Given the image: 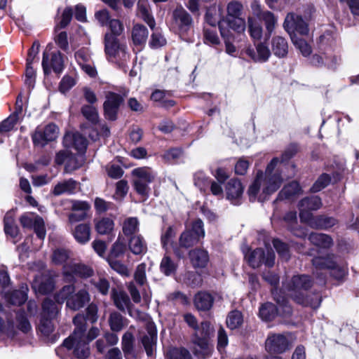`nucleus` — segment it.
<instances>
[{
  "label": "nucleus",
  "mask_w": 359,
  "mask_h": 359,
  "mask_svg": "<svg viewBox=\"0 0 359 359\" xmlns=\"http://www.w3.org/2000/svg\"><path fill=\"white\" fill-rule=\"evenodd\" d=\"M297 152L294 147L287 148L282 154L281 161L278 158H273L267 165L265 174L259 171L253 182L250 186L248 194L250 200L253 201L257 199L264 201L268 196L276 191L283 182L278 170H275L278 163H284L290 159Z\"/></svg>",
  "instance_id": "nucleus-1"
},
{
  "label": "nucleus",
  "mask_w": 359,
  "mask_h": 359,
  "mask_svg": "<svg viewBox=\"0 0 359 359\" xmlns=\"http://www.w3.org/2000/svg\"><path fill=\"white\" fill-rule=\"evenodd\" d=\"M75 329L71 336L67 338L62 346L67 349L73 350L74 355L79 358L83 359L90 355L88 343L95 339L100 334V330L97 327H91L88 333H86L87 325L83 315H76L73 320Z\"/></svg>",
  "instance_id": "nucleus-2"
},
{
  "label": "nucleus",
  "mask_w": 359,
  "mask_h": 359,
  "mask_svg": "<svg viewBox=\"0 0 359 359\" xmlns=\"http://www.w3.org/2000/svg\"><path fill=\"white\" fill-rule=\"evenodd\" d=\"M312 285V281L309 276H294L292 279L283 284V288L287 294L297 303L313 309L319 307L321 297L319 294H313L311 298H305L304 294Z\"/></svg>",
  "instance_id": "nucleus-3"
},
{
  "label": "nucleus",
  "mask_w": 359,
  "mask_h": 359,
  "mask_svg": "<svg viewBox=\"0 0 359 359\" xmlns=\"http://www.w3.org/2000/svg\"><path fill=\"white\" fill-rule=\"evenodd\" d=\"M184 320L194 330L191 337L194 354L198 357H204L210 352L209 339L213 332L210 323L207 321L203 322L199 327L196 318L191 313L184 314Z\"/></svg>",
  "instance_id": "nucleus-4"
},
{
  "label": "nucleus",
  "mask_w": 359,
  "mask_h": 359,
  "mask_svg": "<svg viewBox=\"0 0 359 359\" xmlns=\"http://www.w3.org/2000/svg\"><path fill=\"white\" fill-rule=\"evenodd\" d=\"M51 262L55 265H62V273L67 281H72L75 276L87 278L93 275V270L82 264L70 259V252L64 248H57L51 255Z\"/></svg>",
  "instance_id": "nucleus-5"
},
{
  "label": "nucleus",
  "mask_w": 359,
  "mask_h": 359,
  "mask_svg": "<svg viewBox=\"0 0 359 359\" xmlns=\"http://www.w3.org/2000/svg\"><path fill=\"white\" fill-rule=\"evenodd\" d=\"M55 299L58 303L66 301L67 306L74 311L83 307L90 301V295L86 289L75 292L73 285H66L56 294Z\"/></svg>",
  "instance_id": "nucleus-6"
},
{
  "label": "nucleus",
  "mask_w": 359,
  "mask_h": 359,
  "mask_svg": "<svg viewBox=\"0 0 359 359\" xmlns=\"http://www.w3.org/2000/svg\"><path fill=\"white\" fill-rule=\"evenodd\" d=\"M105 53L109 61L123 65L129 57L126 45L119 43L111 34L105 35Z\"/></svg>",
  "instance_id": "nucleus-7"
},
{
  "label": "nucleus",
  "mask_w": 359,
  "mask_h": 359,
  "mask_svg": "<svg viewBox=\"0 0 359 359\" xmlns=\"http://www.w3.org/2000/svg\"><path fill=\"white\" fill-rule=\"evenodd\" d=\"M205 236L203 223L201 219L194 220L186 230L182 233L179 238V246L189 248L196 245Z\"/></svg>",
  "instance_id": "nucleus-8"
},
{
  "label": "nucleus",
  "mask_w": 359,
  "mask_h": 359,
  "mask_svg": "<svg viewBox=\"0 0 359 359\" xmlns=\"http://www.w3.org/2000/svg\"><path fill=\"white\" fill-rule=\"evenodd\" d=\"M132 175L134 177L133 186L135 191L140 195L147 197L150 190L149 184L154 180L156 173L148 167H142L134 169Z\"/></svg>",
  "instance_id": "nucleus-9"
},
{
  "label": "nucleus",
  "mask_w": 359,
  "mask_h": 359,
  "mask_svg": "<svg viewBox=\"0 0 359 359\" xmlns=\"http://www.w3.org/2000/svg\"><path fill=\"white\" fill-rule=\"evenodd\" d=\"M42 317L39 329L45 336H48L54 330L51 319L54 318L57 313V306L52 300L46 299L42 305Z\"/></svg>",
  "instance_id": "nucleus-10"
},
{
  "label": "nucleus",
  "mask_w": 359,
  "mask_h": 359,
  "mask_svg": "<svg viewBox=\"0 0 359 359\" xmlns=\"http://www.w3.org/2000/svg\"><path fill=\"white\" fill-rule=\"evenodd\" d=\"M312 262L316 269H330L331 275L338 280L342 278L346 273V268L343 266L338 265L334 260L333 255H327L326 257H315L312 259Z\"/></svg>",
  "instance_id": "nucleus-11"
},
{
  "label": "nucleus",
  "mask_w": 359,
  "mask_h": 359,
  "mask_svg": "<svg viewBox=\"0 0 359 359\" xmlns=\"http://www.w3.org/2000/svg\"><path fill=\"white\" fill-rule=\"evenodd\" d=\"M283 27L290 34L291 39L292 36H297V34L301 35H306L309 34L307 23L300 15L294 13H290L286 15Z\"/></svg>",
  "instance_id": "nucleus-12"
},
{
  "label": "nucleus",
  "mask_w": 359,
  "mask_h": 359,
  "mask_svg": "<svg viewBox=\"0 0 359 359\" xmlns=\"http://www.w3.org/2000/svg\"><path fill=\"white\" fill-rule=\"evenodd\" d=\"M192 26V18L182 6H177L172 12V27L181 36L185 34Z\"/></svg>",
  "instance_id": "nucleus-13"
},
{
  "label": "nucleus",
  "mask_w": 359,
  "mask_h": 359,
  "mask_svg": "<svg viewBox=\"0 0 359 359\" xmlns=\"http://www.w3.org/2000/svg\"><path fill=\"white\" fill-rule=\"evenodd\" d=\"M245 257L252 268H257L262 264L270 267L273 265L275 261L274 252L268 248L266 252L261 248H257L245 254Z\"/></svg>",
  "instance_id": "nucleus-14"
},
{
  "label": "nucleus",
  "mask_w": 359,
  "mask_h": 359,
  "mask_svg": "<svg viewBox=\"0 0 359 359\" xmlns=\"http://www.w3.org/2000/svg\"><path fill=\"white\" fill-rule=\"evenodd\" d=\"M245 20L241 17L226 18L225 19L219 20V22L222 36L224 39H228L233 38L231 29L238 33H241L245 31Z\"/></svg>",
  "instance_id": "nucleus-15"
},
{
  "label": "nucleus",
  "mask_w": 359,
  "mask_h": 359,
  "mask_svg": "<svg viewBox=\"0 0 359 359\" xmlns=\"http://www.w3.org/2000/svg\"><path fill=\"white\" fill-rule=\"evenodd\" d=\"M321 206L322 201L318 196H314L303 198L299 203L301 221L308 224L315 217L311 211L317 210Z\"/></svg>",
  "instance_id": "nucleus-16"
},
{
  "label": "nucleus",
  "mask_w": 359,
  "mask_h": 359,
  "mask_svg": "<svg viewBox=\"0 0 359 359\" xmlns=\"http://www.w3.org/2000/svg\"><path fill=\"white\" fill-rule=\"evenodd\" d=\"M20 222L24 228L34 229L37 237L41 241L45 238L46 233L42 217L33 212H27L20 217Z\"/></svg>",
  "instance_id": "nucleus-17"
},
{
  "label": "nucleus",
  "mask_w": 359,
  "mask_h": 359,
  "mask_svg": "<svg viewBox=\"0 0 359 359\" xmlns=\"http://www.w3.org/2000/svg\"><path fill=\"white\" fill-rule=\"evenodd\" d=\"M58 135V127L54 123H50L43 129L37 128L32 135V140L35 145L44 147L48 142L55 140Z\"/></svg>",
  "instance_id": "nucleus-18"
},
{
  "label": "nucleus",
  "mask_w": 359,
  "mask_h": 359,
  "mask_svg": "<svg viewBox=\"0 0 359 359\" xmlns=\"http://www.w3.org/2000/svg\"><path fill=\"white\" fill-rule=\"evenodd\" d=\"M288 339L282 334H270L265 341V349L270 353H283L289 349Z\"/></svg>",
  "instance_id": "nucleus-19"
},
{
  "label": "nucleus",
  "mask_w": 359,
  "mask_h": 359,
  "mask_svg": "<svg viewBox=\"0 0 359 359\" xmlns=\"http://www.w3.org/2000/svg\"><path fill=\"white\" fill-rule=\"evenodd\" d=\"M122 102L123 98L119 94L109 92L106 95V100L103 106L105 117L111 121L115 120Z\"/></svg>",
  "instance_id": "nucleus-20"
},
{
  "label": "nucleus",
  "mask_w": 359,
  "mask_h": 359,
  "mask_svg": "<svg viewBox=\"0 0 359 359\" xmlns=\"http://www.w3.org/2000/svg\"><path fill=\"white\" fill-rule=\"evenodd\" d=\"M42 66L45 74L50 72V69L56 73H60L64 68L62 53L60 51L53 52L49 59L46 52L43 53Z\"/></svg>",
  "instance_id": "nucleus-21"
},
{
  "label": "nucleus",
  "mask_w": 359,
  "mask_h": 359,
  "mask_svg": "<svg viewBox=\"0 0 359 359\" xmlns=\"http://www.w3.org/2000/svg\"><path fill=\"white\" fill-rule=\"evenodd\" d=\"M32 287L36 294H45L53 290L54 281L49 273H41L35 276Z\"/></svg>",
  "instance_id": "nucleus-22"
},
{
  "label": "nucleus",
  "mask_w": 359,
  "mask_h": 359,
  "mask_svg": "<svg viewBox=\"0 0 359 359\" xmlns=\"http://www.w3.org/2000/svg\"><path fill=\"white\" fill-rule=\"evenodd\" d=\"M63 144L66 148H74L82 154L86 149V139L78 133H67L63 138Z\"/></svg>",
  "instance_id": "nucleus-23"
},
{
  "label": "nucleus",
  "mask_w": 359,
  "mask_h": 359,
  "mask_svg": "<svg viewBox=\"0 0 359 359\" xmlns=\"http://www.w3.org/2000/svg\"><path fill=\"white\" fill-rule=\"evenodd\" d=\"M245 52L247 55L256 62H264L269 60L271 55L268 46L262 42L256 46V50L251 47H248L245 49Z\"/></svg>",
  "instance_id": "nucleus-24"
},
{
  "label": "nucleus",
  "mask_w": 359,
  "mask_h": 359,
  "mask_svg": "<svg viewBox=\"0 0 359 359\" xmlns=\"http://www.w3.org/2000/svg\"><path fill=\"white\" fill-rule=\"evenodd\" d=\"M189 257L192 266L196 268H205L209 262V255L206 250L200 248L191 250Z\"/></svg>",
  "instance_id": "nucleus-25"
},
{
  "label": "nucleus",
  "mask_w": 359,
  "mask_h": 359,
  "mask_svg": "<svg viewBox=\"0 0 359 359\" xmlns=\"http://www.w3.org/2000/svg\"><path fill=\"white\" fill-rule=\"evenodd\" d=\"M77 182L73 179H69L58 182L53 188L52 193L55 196L62 194H72L77 188Z\"/></svg>",
  "instance_id": "nucleus-26"
},
{
  "label": "nucleus",
  "mask_w": 359,
  "mask_h": 359,
  "mask_svg": "<svg viewBox=\"0 0 359 359\" xmlns=\"http://www.w3.org/2000/svg\"><path fill=\"white\" fill-rule=\"evenodd\" d=\"M243 193V187L241 181L232 179L226 186L227 198L236 203L235 201L239 199Z\"/></svg>",
  "instance_id": "nucleus-27"
},
{
  "label": "nucleus",
  "mask_w": 359,
  "mask_h": 359,
  "mask_svg": "<svg viewBox=\"0 0 359 359\" xmlns=\"http://www.w3.org/2000/svg\"><path fill=\"white\" fill-rule=\"evenodd\" d=\"M271 49L278 57H284L288 53V44L286 39L282 36H274L271 40Z\"/></svg>",
  "instance_id": "nucleus-28"
},
{
  "label": "nucleus",
  "mask_w": 359,
  "mask_h": 359,
  "mask_svg": "<svg viewBox=\"0 0 359 359\" xmlns=\"http://www.w3.org/2000/svg\"><path fill=\"white\" fill-rule=\"evenodd\" d=\"M213 297L206 292H199L194 297V304L201 311L209 310L213 304Z\"/></svg>",
  "instance_id": "nucleus-29"
},
{
  "label": "nucleus",
  "mask_w": 359,
  "mask_h": 359,
  "mask_svg": "<svg viewBox=\"0 0 359 359\" xmlns=\"http://www.w3.org/2000/svg\"><path fill=\"white\" fill-rule=\"evenodd\" d=\"M111 298L115 306L121 311H124L129 308L130 304V299L128 294L121 290L112 289Z\"/></svg>",
  "instance_id": "nucleus-30"
},
{
  "label": "nucleus",
  "mask_w": 359,
  "mask_h": 359,
  "mask_svg": "<svg viewBox=\"0 0 359 359\" xmlns=\"http://www.w3.org/2000/svg\"><path fill=\"white\" fill-rule=\"evenodd\" d=\"M149 32L147 28L142 25H134L132 30V39L136 46L144 45L148 38Z\"/></svg>",
  "instance_id": "nucleus-31"
},
{
  "label": "nucleus",
  "mask_w": 359,
  "mask_h": 359,
  "mask_svg": "<svg viewBox=\"0 0 359 359\" xmlns=\"http://www.w3.org/2000/svg\"><path fill=\"white\" fill-rule=\"evenodd\" d=\"M128 246L130 251L135 255H141L147 252V244L140 235L130 237Z\"/></svg>",
  "instance_id": "nucleus-32"
},
{
  "label": "nucleus",
  "mask_w": 359,
  "mask_h": 359,
  "mask_svg": "<svg viewBox=\"0 0 359 359\" xmlns=\"http://www.w3.org/2000/svg\"><path fill=\"white\" fill-rule=\"evenodd\" d=\"M309 241L316 247L327 249L332 245V239L330 236L323 233H313L310 234Z\"/></svg>",
  "instance_id": "nucleus-33"
},
{
  "label": "nucleus",
  "mask_w": 359,
  "mask_h": 359,
  "mask_svg": "<svg viewBox=\"0 0 359 359\" xmlns=\"http://www.w3.org/2000/svg\"><path fill=\"white\" fill-rule=\"evenodd\" d=\"M73 235L77 242L85 244L90 241V228L86 224H80L75 227Z\"/></svg>",
  "instance_id": "nucleus-34"
},
{
  "label": "nucleus",
  "mask_w": 359,
  "mask_h": 359,
  "mask_svg": "<svg viewBox=\"0 0 359 359\" xmlns=\"http://www.w3.org/2000/svg\"><path fill=\"white\" fill-rule=\"evenodd\" d=\"M95 230L102 235H110L114 229V222L109 217H103L95 223Z\"/></svg>",
  "instance_id": "nucleus-35"
},
{
  "label": "nucleus",
  "mask_w": 359,
  "mask_h": 359,
  "mask_svg": "<svg viewBox=\"0 0 359 359\" xmlns=\"http://www.w3.org/2000/svg\"><path fill=\"white\" fill-rule=\"evenodd\" d=\"M139 221L137 217L126 218L122 225V231L123 234L127 237L136 236L139 231Z\"/></svg>",
  "instance_id": "nucleus-36"
},
{
  "label": "nucleus",
  "mask_w": 359,
  "mask_h": 359,
  "mask_svg": "<svg viewBox=\"0 0 359 359\" xmlns=\"http://www.w3.org/2000/svg\"><path fill=\"white\" fill-rule=\"evenodd\" d=\"M337 224V219L334 217L317 216L311 220L308 225L316 229H329Z\"/></svg>",
  "instance_id": "nucleus-37"
},
{
  "label": "nucleus",
  "mask_w": 359,
  "mask_h": 359,
  "mask_svg": "<svg viewBox=\"0 0 359 359\" xmlns=\"http://www.w3.org/2000/svg\"><path fill=\"white\" fill-rule=\"evenodd\" d=\"M84 158L82 154H73L69 151L68 158L65 165V171L70 172L80 168L83 163Z\"/></svg>",
  "instance_id": "nucleus-38"
},
{
  "label": "nucleus",
  "mask_w": 359,
  "mask_h": 359,
  "mask_svg": "<svg viewBox=\"0 0 359 359\" xmlns=\"http://www.w3.org/2000/svg\"><path fill=\"white\" fill-rule=\"evenodd\" d=\"M278 309L272 303H265L259 309V316L264 320H271L278 313Z\"/></svg>",
  "instance_id": "nucleus-39"
},
{
  "label": "nucleus",
  "mask_w": 359,
  "mask_h": 359,
  "mask_svg": "<svg viewBox=\"0 0 359 359\" xmlns=\"http://www.w3.org/2000/svg\"><path fill=\"white\" fill-rule=\"evenodd\" d=\"M284 220L288 224L289 228L294 235L297 237L306 236V232L305 229L302 228L296 229L293 227V224H297V212L295 211H290L287 212L284 217Z\"/></svg>",
  "instance_id": "nucleus-40"
},
{
  "label": "nucleus",
  "mask_w": 359,
  "mask_h": 359,
  "mask_svg": "<svg viewBox=\"0 0 359 359\" xmlns=\"http://www.w3.org/2000/svg\"><path fill=\"white\" fill-rule=\"evenodd\" d=\"M14 212L11 211L6 214L4 217V231L8 235L15 238L18 235V227L15 224Z\"/></svg>",
  "instance_id": "nucleus-41"
},
{
  "label": "nucleus",
  "mask_w": 359,
  "mask_h": 359,
  "mask_svg": "<svg viewBox=\"0 0 359 359\" xmlns=\"http://www.w3.org/2000/svg\"><path fill=\"white\" fill-rule=\"evenodd\" d=\"M301 188L297 182H292L283 187L279 193L278 196L280 198H291L301 193Z\"/></svg>",
  "instance_id": "nucleus-42"
},
{
  "label": "nucleus",
  "mask_w": 359,
  "mask_h": 359,
  "mask_svg": "<svg viewBox=\"0 0 359 359\" xmlns=\"http://www.w3.org/2000/svg\"><path fill=\"white\" fill-rule=\"evenodd\" d=\"M109 323L111 330L114 332L121 331L127 325L126 320L117 312H114L110 314Z\"/></svg>",
  "instance_id": "nucleus-43"
},
{
  "label": "nucleus",
  "mask_w": 359,
  "mask_h": 359,
  "mask_svg": "<svg viewBox=\"0 0 359 359\" xmlns=\"http://www.w3.org/2000/svg\"><path fill=\"white\" fill-rule=\"evenodd\" d=\"M27 287H22L21 290H15L8 297L9 302L13 305H21L25 303L27 299Z\"/></svg>",
  "instance_id": "nucleus-44"
},
{
  "label": "nucleus",
  "mask_w": 359,
  "mask_h": 359,
  "mask_svg": "<svg viewBox=\"0 0 359 359\" xmlns=\"http://www.w3.org/2000/svg\"><path fill=\"white\" fill-rule=\"evenodd\" d=\"M156 341V333L154 330H150L149 335H146L142 338V344L149 356L154 354Z\"/></svg>",
  "instance_id": "nucleus-45"
},
{
  "label": "nucleus",
  "mask_w": 359,
  "mask_h": 359,
  "mask_svg": "<svg viewBox=\"0 0 359 359\" xmlns=\"http://www.w3.org/2000/svg\"><path fill=\"white\" fill-rule=\"evenodd\" d=\"M248 31L254 40H259L262 36V27L252 17L248 18Z\"/></svg>",
  "instance_id": "nucleus-46"
},
{
  "label": "nucleus",
  "mask_w": 359,
  "mask_h": 359,
  "mask_svg": "<svg viewBox=\"0 0 359 359\" xmlns=\"http://www.w3.org/2000/svg\"><path fill=\"white\" fill-rule=\"evenodd\" d=\"M82 115L89 122L96 124L99 121V115L97 109L92 105H83L81 109Z\"/></svg>",
  "instance_id": "nucleus-47"
},
{
  "label": "nucleus",
  "mask_w": 359,
  "mask_h": 359,
  "mask_svg": "<svg viewBox=\"0 0 359 359\" xmlns=\"http://www.w3.org/2000/svg\"><path fill=\"white\" fill-rule=\"evenodd\" d=\"M138 7V15L149 25L151 28H154L155 25V21L153 17L151 15L149 10L147 6L140 1L137 4Z\"/></svg>",
  "instance_id": "nucleus-48"
},
{
  "label": "nucleus",
  "mask_w": 359,
  "mask_h": 359,
  "mask_svg": "<svg viewBox=\"0 0 359 359\" xmlns=\"http://www.w3.org/2000/svg\"><path fill=\"white\" fill-rule=\"evenodd\" d=\"M168 359H192L189 351L185 348H172L167 353Z\"/></svg>",
  "instance_id": "nucleus-49"
},
{
  "label": "nucleus",
  "mask_w": 359,
  "mask_h": 359,
  "mask_svg": "<svg viewBox=\"0 0 359 359\" xmlns=\"http://www.w3.org/2000/svg\"><path fill=\"white\" fill-rule=\"evenodd\" d=\"M160 269L165 275L170 276L175 272L177 264L170 257L165 256L161 260Z\"/></svg>",
  "instance_id": "nucleus-50"
},
{
  "label": "nucleus",
  "mask_w": 359,
  "mask_h": 359,
  "mask_svg": "<svg viewBox=\"0 0 359 359\" xmlns=\"http://www.w3.org/2000/svg\"><path fill=\"white\" fill-rule=\"evenodd\" d=\"M243 316L238 311H231L227 316L226 325L231 330L238 328L243 323Z\"/></svg>",
  "instance_id": "nucleus-51"
},
{
  "label": "nucleus",
  "mask_w": 359,
  "mask_h": 359,
  "mask_svg": "<svg viewBox=\"0 0 359 359\" xmlns=\"http://www.w3.org/2000/svg\"><path fill=\"white\" fill-rule=\"evenodd\" d=\"M259 19L264 22L266 29L270 35L273 31L277 23V18L275 17L273 13L269 11H264L262 15Z\"/></svg>",
  "instance_id": "nucleus-52"
},
{
  "label": "nucleus",
  "mask_w": 359,
  "mask_h": 359,
  "mask_svg": "<svg viewBox=\"0 0 359 359\" xmlns=\"http://www.w3.org/2000/svg\"><path fill=\"white\" fill-rule=\"evenodd\" d=\"M107 262L111 268L123 276L128 277L130 274L127 266L116 259L107 258Z\"/></svg>",
  "instance_id": "nucleus-53"
},
{
  "label": "nucleus",
  "mask_w": 359,
  "mask_h": 359,
  "mask_svg": "<svg viewBox=\"0 0 359 359\" xmlns=\"http://www.w3.org/2000/svg\"><path fill=\"white\" fill-rule=\"evenodd\" d=\"M125 250L126 245L124 242L121 240L119 236L117 241L113 244L107 258L117 259L124 254Z\"/></svg>",
  "instance_id": "nucleus-54"
},
{
  "label": "nucleus",
  "mask_w": 359,
  "mask_h": 359,
  "mask_svg": "<svg viewBox=\"0 0 359 359\" xmlns=\"http://www.w3.org/2000/svg\"><path fill=\"white\" fill-rule=\"evenodd\" d=\"M291 40L294 46L299 50L302 55L306 57L311 54V48L306 41L298 36H292Z\"/></svg>",
  "instance_id": "nucleus-55"
},
{
  "label": "nucleus",
  "mask_w": 359,
  "mask_h": 359,
  "mask_svg": "<svg viewBox=\"0 0 359 359\" xmlns=\"http://www.w3.org/2000/svg\"><path fill=\"white\" fill-rule=\"evenodd\" d=\"M72 8L71 7H66L63 10L60 20L55 26V30L66 27L69 24L72 18Z\"/></svg>",
  "instance_id": "nucleus-56"
},
{
  "label": "nucleus",
  "mask_w": 359,
  "mask_h": 359,
  "mask_svg": "<svg viewBox=\"0 0 359 359\" xmlns=\"http://www.w3.org/2000/svg\"><path fill=\"white\" fill-rule=\"evenodd\" d=\"M273 244L280 257L283 260L287 261L290 258V252L287 245L278 239H274Z\"/></svg>",
  "instance_id": "nucleus-57"
},
{
  "label": "nucleus",
  "mask_w": 359,
  "mask_h": 359,
  "mask_svg": "<svg viewBox=\"0 0 359 359\" xmlns=\"http://www.w3.org/2000/svg\"><path fill=\"white\" fill-rule=\"evenodd\" d=\"M210 180L207 177L204 173L198 172L194 175V184L201 191H205L207 188L210 186Z\"/></svg>",
  "instance_id": "nucleus-58"
},
{
  "label": "nucleus",
  "mask_w": 359,
  "mask_h": 359,
  "mask_svg": "<svg viewBox=\"0 0 359 359\" xmlns=\"http://www.w3.org/2000/svg\"><path fill=\"white\" fill-rule=\"evenodd\" d=\"M146 268V264L142 263L137 265L134 273L135 280L140 285H144L147 283Z\"/></svg>",
  "instance_id": "nucleus-59"
},
{
  "label": "nucleus",
  "mask_w": 359,
  "mask_h": 359,
  "mask_svg": "<svg viewBox=\"0 0 359 359\" xmlns=\"http://www.w3.org/2000/svg\"><path fill=\"white\" fill-rule=\"evenodd\" d=\"M243 11V5L236 1H231L227 6V16L226 18L231 17H241Z\"/></svg>",
  "instance_id": "nucleus-60"
},
{
  "label": "nucleus",
  "mask_w": 359,
  "mask_h": 359,
  "mask_svg": "<svg viewBox=\"0 0 359 359\" xmlns=\"http://www.w3.org/2000/svg\"><path fill=\"white\" fill-rule=\"evenodd\" d=\"M330 177L327 174L321 175L311 188L312 192H318L325 188L330 182Z\"/></svg>",
  "instance_id": "nucleus-61"
},
{
  "label": "nucleus",
  "mask_w": 359,
  "mask_h": 359,
  "mask_svg": "<svg viewBox=\"0 0 359 359\" xmlns=\"http://www.w3.org/2000/svg\"><path fill=\"white\" fill-rule=\"evenodd\" d=\"M19 120L16 114H11L8 118L0 123V132L6 133L11 131Z\"/></svg>",
  "instance_id": "nucleus-62"
},
{
  "label": "nucleus",
  "mask_w": 359,
  "mask_h": 359,
  "mask_svg": "<svg viewBox=\"0 0 359 359\" xmlns=\"http://www.w3.org/2000/svg\"><path fill=\"white\" fill-rule=\"evenodd\" d=\"M175 236V233L171 226H169L161 236V243L165 250L168 248L172 243V239Z\"/></svg>",
  "instance_id": "nucleus-63"
},
{
  "label": "nucleus",
  "mask_w": 359,
  "mask_h": 359,
  "mask_svg": "<svg viewBox=\"0 0 359 359\" xmlns=\"http://www.w3.org/2000/svg\"><path fill=\"white\" fill-rule=\"evenodd\" d=\"M55 41L59 48L65 51L69 50V43L67 33L65 31L60 32L55 36Z\"/></svg>",
  "instance_id": "nucleus-64"
}]
</instances>
